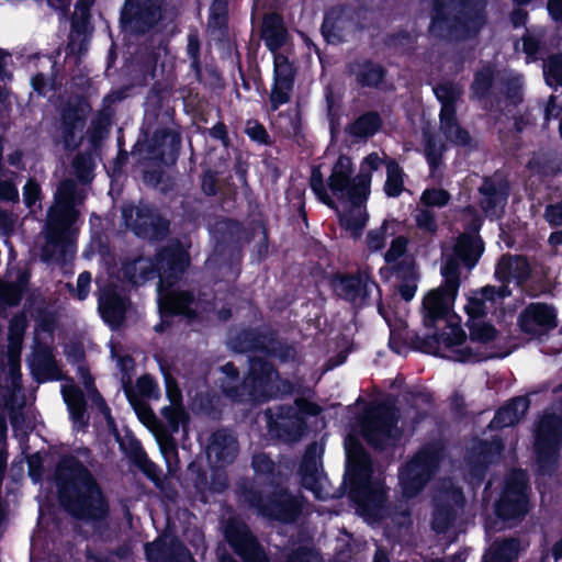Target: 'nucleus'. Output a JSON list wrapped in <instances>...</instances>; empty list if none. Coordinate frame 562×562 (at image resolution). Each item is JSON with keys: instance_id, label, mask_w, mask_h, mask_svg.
<instances>
[{"instance_id": "1", "label": "nucleus", "mask_w": 562, "mask_h": 562, "mask_svg": "<svg viewBox=\"0 0 562 562\" xmlns=\"http://www.w3.org/2000/svg\"><path fill=\"white\" fill-rule=\"evenodd\" d=\"M445 283L429 291L423 301V319L427 327H437L441 333L428 338L427 351L443 358L463 359L471 351L458 349V344L464 339L460 327V317L452 312L454 299L459 289L458 265L451 258L447 259L442 269Z\"/></svg>"}, {"instance_id": "2", "label": "nucleus", "mask_w": 562, "mask_h": 562, "mask_svg": "<svg viewBox=\"0 0 562 562\" xmlns=\"http://www.w3.org/2000/svg\"><path fill=\"white\" fill-rule=\"evenodd\" d=\"M384 156L369 154L361 162L358 176L350 180L352 162L349 157L340 156L334 165L328 186L333 194L346 205L340 214V223L353 237H359L364 228L368 214L364 202L370 193L371 173L379 169Z\"/></svg>"}, {"instance_id": "3", "label": "nucleus", "mask_w": 562, "mask_h": 562, "mask_svg": "<svg viewBox=\"0 0 562 562\" xmlns=\"http://www.w3.org/2000/svg\"><path fill=\"white\" fill-rule=\"evenodd\" d=\"M61 504L74 516L98 519L108 512L106 502L89 472L74 458L60 461L55 473Z\"/></svg>"}, {"instance_id": "4", "label": "nucleus", "mask_w": 562, "mask_h": 562, "mask_svg": "<svg viewBox=\"0 0 562 562\" xmlns=\"http://www.w3.org/2000/svg\"><path fill=\"white\" fill-rule=\"evenodd\" d=\"M345 450L351 496L358 503L360 515L373 524L383 515L384 485L380 479H372L369 458L353 436L346 438Z\"/></svg>"}, {"instance_id": "5", "label": "nucleus", "mask_w": 562, "mask_h": 562, "mask_svg": "<svg viewBox=\"0 0 562 562\" xmlns=\"http://www.w3.org/2000/svg\"><path fill=\"white\" fill-rule=\"evenodd\" d=\"M509 295L507 286L503 285L498 290L494 286H485L480 291H473L468 296L465 312L469 316L470 338L464 335V339L458 344V349L470 348L469 355H464L463 359L451 358L454 361H480L492 358L495 352L487 351L486 346L494 341L497 331L495 328L481 319V317L493 311L499 300Z\"/></svg>"}, {"instance_id": "6", "label": "nucleus", "mask_w": 562, "mask_h": 562, "mask_svg": "<svg viewBox=\"0 0 562 562\" xmlns=\"http://www.w3.org/2000/svg\"><path fill=\"white\" fill-rule=\"evenodd\" d=\"M189 265V257L184 246L173 243L158 256V305L164 314H181L192 317L198 310V303L186 292L171 291L170 288L178 280L180 273Z\"/></svg>"}, {"instance_id": "7", "label": "nucleus", "mask_w": 562, "mask_h": 562, "mask_svg": "<svg viewBox=\"0 0 562 562\" xmlns=\"http://www.w3.org/2000/svg\"><path fill=\"white\" fill-rule=\"evenodd\" d=\"M85 198L82 191H78L74 181H64L55 194V204L50 207L45 237L46 259L54 258L57 252H67L71 248V225L77 218L76 205Z\"/></svg>"}, {"instance_id": "8", "label": "nucleus", "mask_w": 562, "mask_h": 562, "mask_svg": "<svg viewBox=\"0 0 562 562\" xmlns=\"http://www.w3.org/2000/svg\"><path fill=\"white\" fill-rule=\"evenodd\" d=\"M25 328L24 315L10 321L7 355L0 356V406L13 408L19 404L16 393L21 390L20 357Z\"/></svg>"}, {"instance_id": "9", "label": "nucleus", "mask_w": 562, "mask_h": 562, "mask_svg": "<svg viewBox=\"0 0 562 562\" xmlns=\"http://www.w3.org/2000/svg\"><path fill=\"white\" fill-rule=\"evenodd\" d=\"M454 2L456 0H435L430 24L432 33L441 34L443 27H448L456 36L465 37L476 33L484 24V5L481 2L465 3L462 8V16L453 19L452 23L447 14L457 9Z\"/></svg>"}, {"instance_id": "10", "label": "nucleus", "mask_w": 562, "mask_h": 562, "mask_svg": "<svg viewBox=\"0 0 562 562\" xmlns=\"http://www.w3.org/2000/svg\"><path fill=\"white\" fill-rule=\"evenodd\" d=\"M440 461V449L431 446L420 450L400 472V486L404 497L416 496L430 479Z\"/></svg>"}, {"instance_id": "11", "label": "nucleus", "mask_w": 562, "mask_h": 562, "mask_svg": "<svg viewBox=\"0 0 562 562\" xmlns=\"http://www.w3.org/2000/svg\"><path fill=\"white\" fill-rule=\"evenodd\" d=\"M395 422L396 412L393 407L378 405L367 412L361 423V432L370 445L383 448L392 445L400 436Z\"/></svg>"}, {"instance_id": "12", "label": "nucleus", "mask_w": 562, "mask_h": 562, "mask_svg": "<svg viewBox=\"0 0 562 562\" xmlns=\"http://www.w3.org/2000/svg\"><path fill=\"white\" fill-rule=\"evenodd\" d=\"M277 378L271 364L256 359L251 361L250 374L245 379L241 391H233L226 384H223V389L238 401H263L274 395L273 383Z\"/></svg>"}, {"instance_id": "13", "label": "nucleus", "mask_w": 562, "mask_h": 562, "mask_svg": "<svg viewBox=\"0 0 562 562\" xmlns=\"http://www.w3.org/2000/svg\"><path fill=\"white\" fill-rule=\"evenodd\" d=\"M441 103L440 130L456 145L464 146L470 142L467 131L461 128L456 119L454 102L461 94V89L452 83H443L434 89Z\"/></svg>"}, {"instance_id": "14", "label": "nucleus", "mask_w": 562, "mask_h": 562, "mask_svg": "<svg viewBox=\"0 0 562 562\" xmlns=\"http://www.w3.org/2000/svg\"><path fill=\"white\" fill-rule=\"evenodd\" d=\"M526 474L524 471H513L506 480L505 490L496 504V515L508 520L519 517L527 512Z\"/></svg>"}, {"instance_id": "15", "label": "nucleus", "mask_w": 562, "mask_h": 562, "mask_svg": "<svg viewBox=\"0 0 562 562\" xmlns=\"http://www.w3.org/2000/svg\"><path fill=\"white\" fill-rule=\"evenodd\" d=\"M562 435V418L555 414H546L536 430L535 449L538 462L544 469L547 463L554 462Z\"/></svg>"}, {"instance_id": "16", "label": "nucleus", "mask_w": 562, "mask_h": 562, "mask_svg": "<svg viewBox=\"0 0 562 562\" xmlns=\"http://www.w3.org/2000/svg\"><path fill=\"white\" fill-rule=\"evenodd\" d=\"M100 286L99 311L103 319L112 327L120 326L130 312L125 295L116 285L105 284L98 279Z\"/></svg>"}, {"instance_id": "17", "label": "nucleus", "mask_w": 562, "mask_h": 562, "mask_svg": "<svg viewBox=\"0 0 562 562\" xmlns=\"http://www.w3.org/2000/svg\"><path fill=\"white\" fill-rule=\"evenodd\" d=\"M322 449L317 445H312L304 458L300 469L302 484L310 490L316 498H326L327 480L322 471L321 464Z\"/></svg>"}, {"instance_id": "18", "label": "nucleus", "mask_w": 562, "mask_h": 562, "mask_svg": "<svg viewBox=\"0 0 562 562\" xmlns=\"http://www.w3.org/2000/svg\"><path fill=\"white\" fill-rule=\"evenodd\" d=\"M225 535L227 541L245 562H268L243 521L231 520L226 526Z\"/></svg>"}, {"instance_id": "19", "label": "nucleus", "mask_w": 562, "mask_h": 562, "mask_svg": "<svg viewBox=\"0 0 562 562\" xmlns=\"http://www.w3.org/2000/svg\"><path fill=\"white\" fill-rule=\"evenodd\" d=\"M334 289L338 295L357 306L363 305L373 292H379L375 282L367 273L340 277L334 281Z\"/></svg>"}, {"instance_id": "20", "label": "nucleus", "mask_w": 562, "mask_h": 562, "mask_svg": "<svg viewBox=\"0 0 562 562\" xmlns=\"http://www.w3.org/2000/svg\"><path fill=\"white\" fill-rule=\"evenodd\" d=\"M122 215L126 226L138 236L156 238L167 229V223L154 216L148 207L124 206Z\"/></svg>"}, {"instance_id": "21", "label": "nucleus", "mask_w": 562, "mask_h": 562, "mask_svg": "<svg viewBox=\"0 0 562 562\" xmlns=\"http://www.w3.org/2000/svg\"><path fill=\"white\" fill-rule=\"evenodd\" d=\"M462 506V495L459 488L449 486L436 496L432 529L437 532H445L450 527L457 507Z\"/></svg>"}, {"instance_id": "22", "label": "nucleus", "mask_w": 562, "mask_h": 562, "mask_svg": "<svg viewBox=\"0 0 562 562\" xmlns=\"http://www.w3.org/2000/svg\"><path fill=\"white\" fill-rule=\"evenodd\" d=\"M149 562H194L190 552L170 535H164L145 548Z\"/></svg>"}, {"instance_id": "23", "label": "nucleus", "mask_w": 562, "mask_h": 562, "mask_svg": "<svg viewBox=\"0 0 562 562\" xmlns=\"http://www.w3.org/2000/svg\"><path fill=\"white\" fill-rule=\"evenodd\" d=\"M519 324L525 333L537 336L555 326V312L546 304H531L520 315Z\"/></svg>"}, {"instance_id": "24", "label": "nucleus", "mask_w": 562, "mask_h": 562, "mask_svg": "<svg viewBox=\"0 0 562 562\" xmlns=\"http://www.w3.org/2000/svg\"><path fill=\"white\" fill-rule=\"evenodd\" d=\"M292 82V64L285 56L274 54V86L270 97L273 110L288 102Z\"/></svg>"}, {"instance_id": "25", "label": "nucleus", "mask_w": 562, "mask_h": 562, "mask_svg": "<svg viewBox=\"0 0 562 562\" xmlns=\"http://www.w3.org/2000/svg\"><path fill=\"white\" fill-rule=\"evenodd\" d=\"M254 505L262 515L281 521L293 520L301 509V502L286 493L274 496L269 504H261V501H258Z\"/></svg>"}, {"instance_id": "26", "label": "nucleus", "mask_w": 562, "mask_h": 562, "mask_svg": "<svg viewBox=\"0 0 562 562\" xmlns=\"http://www.w3.org/2000/svg\"><path fill=\"white\" fill-rule=\"evenodd\" d=\"M236 452V439L226 431L215 432L206 449L209 462L214 467H223L231 463L234 460Z\"/></svg>"}, {"instance_id": "27", "label": "nucleus", "mask_w": 562, "mask_h": 562, "mask_svg": "<svg viewBox=\"0 0 562 562\" xmlns=\"http://www.w3.org/2000/svg\"><path fill=\"white\" fill-rule=\"evenodd\" d=\"M87 114L86 104H80L74 111H68L63 116L61 136L67 148L77 145V140L81 138Z\"/></svg>"}, {"instance_id": "28", "label": "nucleus", "mask_w": 562, "mask_h": 562, "mask_svg": "<svg viewBox=\"0 0 562 562\" xmlns=\"http://www.w3.org/2000/svg\"><path fill=\"white\" fill-rule=\"evenodd\" d=\"M166 391L170 405L161 409L172 431H177L186 422V413L181 405V392L178 385L169 376L166 378Z\"/></svg>"}, {"instance_id": "29", "label": "nucleus", "mask_w": 562, "mask_h": 562, "mask_svg": "<svg viewBox=\"0 0 562 562\" xmlns=\"http://www.w3.org/2000/svg\"><path fill=\"white\" fill-rule=\"evenodd\" d=\"M529 273V266L522 257H503L498 262L495 276L498 280L510 281L517 283L522 281Z\"/></svg>"}, {"instance_id": "30", "label": "nucleus", "mask_w": 562, "mask_h": 562, "mask_svg": "<svg viewBox=\"0 0 562 562\" xmlns=\"http://www.w3.org/2000/svg\"><path fill=\"white\" fill-rule=\"evenodd\" d=\"M483 252V243L476 235H462L454 246V255L465 266L472 268Z\"/></svg>"}, {"instance_id": "31", "label": "nucleus", "mask_w": 562, "mask_h": 562, "mask_svg": "<svg viewBox=\"0 0 562 562\" xmlns=\"http://www.w3.org/2000/svg\"><path fill=\"white\" fill-rule=\"evenodd\" d=\"M528 401L524 397H517L509 404L499 409L491 423V427H508L516 424L527 412Z\"/></svg>"}, {"instance_id": "32", "label": "nucleus", "mask_w": 562, "mask_h": 562, "mask_svg": "<svg viewBox=\"0 0 562 562\" xmlns=\"http://www.w3.org/2000/svg\"><path fill=\"white\" fill-rule=\"evenodd\" d=\"M61 392L74 423L78 427H81L85 424L83 414L86 409V403L81 391L72 383H66L63 385Z\"/></svg>"}, {"instance_id": "33", "label": "nucleus", "mask_w": 562, "mask_h": 562, "mask_svg": "<svg viewBox=\"0 0 562 562\" xmlns=\"http://www.w3.org/2000/svg\"><path fill=\"white\" fill-rule=\"evenodd\" d=\"M262 37L270 50L274 52L281 47L285 41V30L279 15L271 14L265 18Z\"/></svg>"}, {"instance_id": "34", "label": "nucleus", "mask_w": 562, "mask_h": 562, "mask_svg": "<svg viewBox=\"0 0 562 562\" xmlns=\"http://www.w3.org/2000/svg\"><path fill=\"white\" fill-rule=\"evenodd\" d=\"M27 280L26 272H19L14 282L0 281V303L4 305L18 304Z\"/></svg>"}, {"instance_id": "35", "label": "nucleus", "mask_w": 562, "mask_h": 562, "mask_svg": "<svg viewBox=\"0 0 562 562\" xmlns=\"http://www.w3.org/2000/svg\"><path fill=\"white\" fill-rule=\"evenodd\" d=\"M123 270L125 277L135 285L142 284L155 276L154 265L146 258H139L125 265Z\"/></svg>"}, {"instance_id": "36", "label": "nucleus", "mask_w": 562, "mask_h": 562, "mask_svg": "<svg viewBox=\"0 0 562 562\" xmlns=\"http://www.w3.org/2000/svg\"><path fill=\"white\" fill-rule=\"evenodd\" d=\"M518 553V542L514 539L494 543L484 555V562H513Z\"/></svg>"}, {"instance_id": "37", "label": "nucleus", "mask_w": 562, "mask_h": 562, "mask_svg": "<svg viewBox=\"0 0 562 562\" xmlns=\"http://www.w3.org/2000/svg\"><path fill=\"white\" fill-rule=\"evenodd\" d=\"M350 71L363 86H376L383 77L382 69L379 66L372 65L368 61L352 65L350 67Z\"/></svg>"}, {"instance_id": "38", "label": "nucleus", "mask_w": 562, "mask_h": 562, "mask_svg": "<svg viewBox=\"0 0 562 562\" xmlns=\"http://www.w3.org/2000/svg\"><path fill=\"white\" fill-rule=\"evenodd\" d=\"M395 234L394 224L384 222L380 227L373 228L367 234V247L369 251H380L387 240Z\"/></svg>"}, {"instance_id": "39", "label": "nucleus", "mask_w": 562, "mask_h": 562, "mask_svg": "<svg viewBox=\"0 0 562 562\" xmlns=\"http://www.w3.org/2000/svg\"><path fill=\"white\" fill-rule=\"evenodd\" d=\"M78 370L81 375L82 383L85 384L87 396L89 397L91 403L94 404L97 406V408L104 415L106 422L109 424H111L112 419L110 416V409L105 405L104 401L99 395L97 390L93 387L91 378L89 376V374L87 373V371L83 368L80 367Z\"/></svg>"}, {"instance_id": "40", "label": "nucleus", "mask_w": 562, "mask_h": 562, "mask_svg": "<svg viewBox=\"0 0 562 562\" xmlns=\"http://www.w3.org/2000/svg\"><path fill=\"white\" fill-rule=\"evenodd\" d=\"M403 189V173L394 161L386 165L385 192L389 196H397Z\"/></svg>"}, {"instance_id": "41", "label": "nucleus", "mask_w": 562, "mask_h": 562, "mask_svg": "<svg viewBox=\"0 0 562 562\" xmlns=\"http://www.w3.org/2000/svg\"><path fill=\"white\" fill-rule=\"evenodd\" d=\"M543 76L550 87H562V56H552L544 63Z\"/></svg>"}, {"instance_id": "42", "label": "nucleus", "mask_w": 562, "mask_h": 562, "mask_svg": "<svg viewBox=\"0 0 562 562\" xmlns=\"http://www.w3.org/2000/svg\"><path fill=\"white\" fill-rule=\"evenodd\" d=\"M380 126V119L376 114L369 113L358 119L350 127L351 134L356 136H369L374 134Z\"/></svg>"}, {"instance_id": "43", "label": "nucleus", "mask_w": 562, "mask_h": 562, "mask_svg": "<svg viewBox=\"0 0 562 562\" xmlns=\"http://www.w3.org/2000/svg\"><path fill=\"white\" fill-rule=\"evenodd\" d=\"M418 281V271L415 267H411L407 271V276L404 277L400 284V293L406 301H411L416 293Z\"/></svg>"}, {"instance_id": "44", "label": "nucleus", "mask_w": 562, "mask_h": 562, "mask_svg": "<svg viewBox=\"0 0 562 562\" xmlns=\"http://www.w3.org/2000/svg\"><path fill=\"white\" fill-rule=\"evenodd\" d=\"M506 203V198L502 193L487 194L482 200V207L490 216H497Z\"/></svg>"}, {"instance_id": "45", "label": "nucleus", "mask_w": 562, "mask_h": 562, "mask_svg": "<svg viewBox=\"0 0 562 562\" xmlns=\"http://www.w3.org/2000/svg\"><path fill=\"white\" fill-rule=\"evenodd\" d=\"M30 367L32 373L38 381L49 380V379H58L59 372L56 368L54 361L50 358L45 359V371H41L40 367L36 364L35 360L30 361Z\"/></svg>"}, {"instance_id": "46", "label": "nucleus", "mask_w": 562, "mask_h": 562, "mask_svg": "<svg viewBox=\"0 0 562 562\" xmlns=\"http://www.w3.org/2000/svg\"><path fill=\"white\" fill-rule=\"evenodd\" d=\"M311 187L314 191V193L317 195V198L325 204L333 206V200L330 199L321 175V171L318 169H314L312 171L311 177Z\"/></svg>"}, {"instance_id": "47", "label": "nucleus", "mask_w": 562, "mask_h": 562, "mask_svg": "<svg viewBox=\"0 0 562 562\" xmlns=\"http://www.w3.org/2000/svg\"><path fill=\"white\" fill-rule=\"evenodd\" d=\"M422 201L427 206H443L449 201V194L445 190H426L422 195Z\"/></svg>"}, {"instance_id": "48", "label": "nucleus", "mask_w": 562, "mask_h": 562, "mask_svg": "<svg viewBox=\"0 0 562 562\" xmlns=\"http://www.w3.org/2000/svg\"><path fill=\"white\" fill-rule=\"evenodd\" d=\"M492 77L493 71L490 67L476 74L472 89L477 97L483 95L487 91L492 82Z\"/></svg>"}, {"instance_id": "49", "label": "nucleus", "mask_w": 562, "mask_h": 562, "mask_svg": "<svg viewBox=\"0 0 562 562\" xmlns=\"http://www.w3.org/2000/svg\"><path fill=\"white\" fill-rule=\"evenodd\" d=\"M136 389L140 395L148 398H158L159 389L153 378L144 375L137 380Z\"/></svg>"}, {"instance_id": "50", "label": "nucleus", "mask_w": 562, "mask_h": 562, "mask_svg": "<svg viewBox=\"0 0 562 562\" xmlns=\"http://www.w3.org/2000/svg\"><path fill=\"white\" fill-rule=\"evenodd\" d=\"M407 240L402 237H395L391 241V246L384 255L386 262L396 261L406 250Z\"/></svg>"}, {"instance_id": "51", "label": "nucleus", "mask_w": 562, "mask_h": 562, "mask_svg": "<svg viewBox=\"0 0 562 562\" xmlns=\"http://www.w3.org/2000/svg\"><path fill=\"white\" fill-rule=\"evenodd\" d=\"M418 228L434 233L437 229V224L431 212L428 210H418L415 216Z\"/></svg>"}, {"instance_id": "52", "label": "nucleus", "mask_w": 562, "mask_h": 562, "mask_svg": "<svg viewBox=\"0 0 562 562\" xmlns=\"http://www.w3.org/2000/svg\"><path fill=\"white\" fill-rule=\"evenodd\" d=\"M424 140H425V153H426L427 159H428L430 166L435 167L437 165L438 157L441 153L442 146L434 143L431 137L427 133L424 134Z\"/></svg>"}, {"instance_id": "53", "label": "nucleus", "mask_w": 562, "mask_h": 562, "mask_svg": "<svg viewBox=\"0 0 562 562\" xmlns=\"http://www.w3.org/2000/svg\"><path fill=\"white\" fill-rule=\"evenodd\" d=\"M539 48L538 38L531 34L522 37V50L527 55V61L536 60Z\"/></svg>"}, {"instance_id": "54", "label": "nucleus", "mask_w": 562, "mask_h": 562, "mask_svg": "<svg viewBox=\"0 0 562 562\" xmlns=\"http://www.w3.org/2000/svg\"><path fill=\"white\" fill-rule=\"evenodd\" d=\"M90 283L91 274L89 272H82L79 274L76 289V296L78 300L82 301L88 296Z\"/></svg>"}, {"instance_id": "55", "label": "nucleus", "mask_w": 562, "mask_h": 562, "mask_svg": "<svg viewBox=\"0 0 562 562\" xmlns=\"http://www.w3.org/2000/svg\"><path fill=\"white\" fill-rule=\"evenodd\" d=\"M24 202L32 207L40 198V187L34 181H29L24 186Z\"/></svg>"}, {"instance_id": "56", "label": "nucleus", "mask_w": 562, "mask_h": 562, "mask_svg": "<svg viewBox=\"0 0 562 562\" xmlns=\"http://www.w3.org/2000/svg\"><path fill=\"white\" fill-rule=\"evenodd\" d=\"M136 414L140 422L148 428H154L156 425V417L154 413L146 406L139 405L136 408Z\"/></svg>"}, {"instance_id": "57", "label": "nucleus", "mask_w": 562, "mask_h": 562, "mask_svg": "<svg viewBox=\"0 0 562 562\" xmlns=\"http://www.w3.org/2000/svg\"><path fill=\"white\" fill-rule=\"evenodd\" d=\"M338 24L336 21H333L331 16L328 14L326 15L322 31L323 34L327 37L329 42H334L335 40H338V35L336 34V29H338Z\"/></svg>"}, {"instance_id": "58", "label": "nucleus", "mask_w": 562, "mask_h": 562, "mask_svg": "<svg viewBox=\"0 0 562 562\" xmlns=\"http://www.w3.org/2000/svg\"><path fill=\"white\" fill-rule=\"evenodd\" d=\"M252 465L258 473L270 472L273 468L272 461L266 454H258L254 458Z\"/></svg>"}, {"instance_id": "59", "label": "nucleus", "mask_w": 562, "mask_h": 562, "mask_svg": "<svg viewBox=\"0 0 562 562\" xmlns=\"http://www.w3.org/2000/svg\"><path fill=\"white\" fill-rule=\"evenodd\" d=\"M547 220L553 224L561 226L562 225V202L555 205H550L546 211Z\"/></svg>"}, {"instance_id": "60", "label": "nucleus", "mask_w": 562, "mask_h": 562, "mask_svg": "<svg viewBox=\"0 0 562 562\" xmlns=\"http://www.w3.org/2000/svg\"><path fill=\"white\" fill-rule=\"evenodd\" d=\"M19 198L18 189L10 182H0V199L15 201Z\"/></svg>"}, {"instance_id": "61", "label": "nucleus", "mask_w": 562, "mask_h": 562, "mask_svg": "<svg viewBox=\"0 0 562 562\" xmlns=\"http://www.w3.org/2000/svg\"><path fill=\"white\" fill-rule=\"evenodd\" d=\"M290 562H321V560L316 553L301 550L290 558Z\"/></svg>"}, {"instance_id": "62", "label": "nucleus", "mask_w": 562, "mask_h": 562, "mask_svg": "<svg viewBox=\"0 0 562 562\" xmlns=\"http://www.w3.org/2000/svg\"><path fill=\"white\" fill-rule=\"evenodd\" d=\"M246 132L251 138L258 142L265 140L266 131L261 125L257 124L256 122H249L247 124Z\"/></svg>"}, {"instance_id": "63", "label": "nucleus", "mask_w": 562, "mask_h": 562, "mask_svg": "<svg viewBox=\"0 0 562 562\" xmlns=\"http://www.w3.org/2000/svg\"><path fill=\"white\" fill-rule=\"evenodd\" d=\"M548 11L554 21L562 22V0H549Z\"/></svg>"}, {"instance_id": "64", "label": "nucleus", "mask_w": 562, "mask_h": 562, "mask_svg": "<svg viewBox=\"0 0 562 562\" xmlns=\"http://www.w3.org/2000/svg\"><path fill=\"white\" fill-rule=\"evenodd\" d=\"M32 86L41 94H45L48 90L49 82L43 75H36L32 78Z\"/></svg>"}]
</instances>
